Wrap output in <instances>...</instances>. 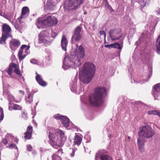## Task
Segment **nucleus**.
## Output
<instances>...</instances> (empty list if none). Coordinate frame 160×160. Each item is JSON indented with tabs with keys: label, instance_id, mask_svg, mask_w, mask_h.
<instances>
[{
	"label": "nucleus",
	"instance_id": "obj_1",
	"mask_svg": "<svg viewBox=\"0 0 160 160\" xmlns=\"http://www.w3.org/2000/svg\"><path fill=\"white\" fill-rule=\"evenodd\" d=\"M107 95V89L104 87L96 88L93 93L88 96L89 102L91 105L98 107L103 102V99Z\"/></svg>",
	"mask_w": 160,
	"mask_h": 160
},
{
	"label": "nucleus",
	"instance_id": "obj_2",
	"mask_svg": "<svg viewBox=\"0 0 160 160\" xmlns=\"http://www.w3.org/2000/svg\"><path fill=\"white\" fill-rule=\"evenodd\" d=\"M95 72V65L92 63L86 62L81 72V74L79 76L80 80L84 83H88L94 77Z\"/></svg>",
	"mask_w": 160,
	"mask_h": 160
},
{
	"label": "nucleus",
	"instance_id": "obj_3",
	"mask_svg": "<svg viewBox=\"0 0 160 160\" xmlns=\"http://www.w3.org/2000/svg\"><path fill=\"white\" fill-rule=\"evenodd\" d=\"M154 134V131L152 127L147 125L140 127L138 133L139 136L143 139H149Z\"/></svg>",
	"mask_w": 160,
	"mask_h": 160
},
{
	"label": "nucleus",
	"instance_id": "obj_4",
	"mask_svg": "<svg viewBox=\"0 0 160 160\" xmlns=\"http://www.w3.org/2000/svg\"><path fill=\"white\" fill-rule=\"evenodd\" d=\"M2 36L0 40V44H6V41L8 37H12L11 34V28L6 23H4L2 26Z\"/></svg>",
	"mask_w": 160,
	"mask_h": 160
},
{
	"label": "nucleus",
	"instance_id": "obj_5",
	"mask_svg": "<svg viewBox=\"0 0 160 160\" xmlns=\"http://www.w3.org/2000/svg\"><path fill=\"white\" fill-rule=\"evenodd\" d=\"M13 69H14V72L16 74L20 76H22L19 69V65H18L13 62H11L9 64V67L6 71L7 72L9 75L11 76L12 75Z\"/></svg>",
	"mask_w": 160,
	"mask_h": 160
},
{
	"label": "nucleus",
	"instance_id": "obj_6",
	"mask_svg": "<svg viewBox=\"0 0 160 160\" xmlns=\"http://www.w3.org/2000/svg\"><path fill=\"white\" fill-rule=\"evenodd\" d=\"M109 34L111 40L113 41L118 40L122 37L121 32L119 29L114 28L111 30Z\"/></svg>",
	"mask_w": 160,
	"mask_h": 160
},
{
	"label": "nucleus",
	"instance_id": "obj_7",
	"mask_svg": "<svg viewBox=\"0 0 160 160\" xmlns=\"http://www.w3.org/2000/svg\"><path fill=\"white\" fill-rule=\"evenodd\" d=\"M50 17H48L46 18H38L36 22V25L38 28H43V27H50L49 20Z\"/></svg>",
	"mask_w": 160,
	"mask_h": 160
},
{
	"label": "nucleus",
	"instance_id": "obj_8",
	"mask_svg": "<svg viewBox=\"0 0 160 160\" xmlns=\"http://www.w3.org/2000/svg\"><path fill=\"white\" fill-rule=\"evenodd\" d=\"M83 2V0H69L68 7L69 9L76 10L82 4Z\"/></svg>",
	"mask_w": 160,
	"mask_h": 160
},
{
	"label": "nucleus",
	"instance_id": "obj_9",
	"mask_svg": "<svg viewBox=\"0 0 160 160\" xmlns=\"http://www.w3.org/2000/svg\"><path fill=\"white\" fill-rule=\"evenodd\" d=\"M74 34L72 37V40L74 39L76 41H78L82 38V28L78 26L74 30Z\"/></svg>",
	"mask_w": 160,
	"mask_h": 160
},
{
	"label": "nucleus",
	"instance_id": "obj_10",
	"mask_svg": "<svg viewBox=\"0 0 160 160\" xmlns=\"http://www.w3.org/2000/svg\"><path fill=\"white\" fill-rule=\"evenodd\" d=\"M152 94L155 100L158 99V98L160 95V83H157L153 86Z\"/></svg>",
	"mask_w": 160,
	"mask_h": 160
},
{
	"label": "nucleus",
	"instance_id": "obj_11",
	"mask_svg": "<svg viewBox=\"0 0 160 160\" xmlns=\"http://www.w3.org/2000/svg\"><path fill=\"white\" fill-rule=\"evenodd\" d=\"M49 138L50 141L53 143L55 145H62L61 142L57 136V134H52V135L49 136Z\"/></svg>",
	"mask_w": 160,
	"mask_h": 160
},
{
	"label": "nucleus",
	"instance_id": "obj_12",
	"mask_svg": "<svg viewBox=\"0 0 160 160\" xmlns=\"http://www.w3.org/2000/svg\"><path fill=\"white\" fill-rule=\"evenodd\" d=\"M10 47L12 50H16L20 45V42L18 40L13 39L9 42Z\"/></svg>",
	"mask_w": 160,
	"mask_h": 160
},
{
	"label": "nucleus",
	"instance_id": "obj_13",
	"mask_svg": "<svg viewBox=\"0 0 160 160\" xmlns=\"http://www.w3.org/2000/svg\"><path fill=\"white\" fill-rule=\"evenodd\" d=\"M46 32L45 31H42L39 34V38L38 40V42L39 43H45L47 42V39L48 38L47 36L45 35Z\"/></svg>",
	"mask_w": 160,
	"mask_h": 160
},
{
	"label": "nucleus",
	"instance_id": "obj_14",
	"mask_svg": "<svg viewBox=\"0 0 160 160\" xmlns=\"http://www.w3.org/2000/svg\"><path fill=\"white\" fill-rule=\"evenodd\" d=\"M33 128L31 125H29L27 128V131L24 133V137L25 139H30L32 136Z\"/></svg>",
	"mask_w": 160,
	"mask_h": 160
},
{
	"label": "nucleus",
	"instance_id": "obj_15",
	"mask_svg": "<svg viewBox=\"0 0 160 160\" xmlns=\"http://www.w3.org/2000/svg\"><path fill=\"white\" fill-rule=\"evenodd\" d=\"M80 58L78 56H74L72 61H70V65L73 66L75 68L79 66L81 64Z\"/></svg>",
	"mask_w": 160,
	"mask_h": 160
},
{
	"label": "nucleus",
	"instance_id": "obj_16",
	"mask_svg": "<svg viewBox=\"0 0 160 160\" xmlns=\"http://www.w3.org/2000/svg\"><path fill=\"white\" fill-rule=\"evenodd\" d=\"M36 74L37 75L36 77V79L38 84L42 87L46 86L47 84V82L43 81L42 78L41 76L38 74L37 72L36 73Z\"/></svg>",
	"mask_w": 160,
	"mask_h": 160
},
{
	"label": "nucleus",
	"instance_id": "obj_17",
	"mask_svg": "<svg viewBox=\"0 0 160 160\" xmlns=\"http://www.w3.org/2000/svg\"><path fill=\"white\" fill-rule=\"evenodd\" d=\"M77 56L81 58H83L85 56L84 49L81 45L79 46L77 52Z\"/></svg>",
	"mask_w": 160,
	"mask_h": 160
},
{
	"label": "nucleus",
	"instance_id": "obj_18",
	"mask_svg": "<svg viewBox=\"0 0 160 160\" xmlns=\"http://www.w3.org/2000/svg\"><path fill=\"white\" fill-rule=\"evenodd\" d=\"M58 133L60 135V140L62 144V145L66 141L67 137L65 136V133L62 131L60 129L59 130H58Z\"/></svg>",
	"mask_w": 160,
	"mask_h": 160
},
{
	"label": "nucleus",
	"instance_id": "obj_19",
	"mask_svg": "<svg viewBox=\"0 0 160 160\" xmlns=\"http://www.w3.org/2000/svg\"><path fill=\"white\" fill-rule=\"evenodd\" d=\"M62 47L63 50L66 51L68 44L67 39L65 35H62L61 41Z\"/></svg>",
	"mask_w": 160,
	"mask_h": 160
},
{
	"label": "nucleus",
	"instance_id": "obj_20",
	"mask_svg": "<svg viewBox=\"0 0 160 160\" xmlns=\"http://www.w3.org/2000/svg\"><path fill=\"white\" fill-rule=\"evenodd\" d=\"M73 140L74 144L78 146L81 144L82 141V138L79 135L76 134L73 138Z\"/></svg>",
	"mask_w": 160,
	"mask_h": 160
},
{
	"label": "nucleus",
	"instance_id": "obj_21",
	"mask_svg": "<svg viewBox=\"0 0 160 160\" xmlns=\"http://www.w3.org/2000/svg\"><path fill=\"white\" fill-rule=\"evenodd\" d=\"M33 94L28 93V95L26 96L25 100L26 103H27L32 104L33 101Z\"/></svg>",
	"mask_w": 160,
	"mask_h": 160
},
{
	"label": "nucleus",
	"instance_id": "obj_22",
	"mask_svg": "<svg viewBox=\"0 0 160 160\" xmlns=\"http://www.w3.org/2000/svg\"><path fill=\"white\" fill-rule=\"evenodd\" d=\"M9 109L10 110H21L22 109V107L19 105L13 103L10 104V105L9 107Z\"/></svg>",
	"mask_w": 160,
	"mask_h": 160
},
{
	"label": "nucleus",
	"instance_id": "obj_23",
	"mask_svg": "<svg viewBox=\"0 0 160 160\" xmlns=\"http://www.w3.org/2000/svg\"><path fill=\"white\" fill-rule=\"evenodd\" d=\"M49 17H50V18L49 20L50 27L54 26L58 24V20L56 18L53 16H49Z\"/></svg>",
	"mask_w": 160,
	"mask_h": 160
},
{
	"label": "nucleus",
	"instance_id": "obj_24",
	"mask_svg": "<svg viewBox=\"0 0 160 160\" xmlns=\"http://www.w3.org/2000/svg\"><path fill=\"white\" fill-rule=\"evenodd\" d=\"M29 9L28 8L26 7H23L22 10V13L20 18H18L19 19L20 18H23V16L26 15L28 14L29 12Z\"/></svg>",
	"mask_w": 160,
	"mask_h": 160
},
{
	"label": "nucleus",
	"instance_id": "obj_25",
	"mask_svg": "<svg viewBox=\"0 0 160 160\" xmlns=\"http://www.w3.org/2000/svg\"><path fill=\"white\" fill-rule=\"evenodd\" d=\"M25 49V50L26 52L27 51H29V48L26 45H22L21 47L20 48V49L19 50V52L18 53V56L19 57V56L22 55L23 51V49Z\"/></svg>",
	"mask_w": 160,
	"mask_h": 160
},
{
	"label": "nucleus",
	"instance_id": "obj_26",
	"mask_svg": "<svg viewBox=\"0 0 160 160\" xmlns=\"http://www.w3.org/2000/svg\"><path fill=\"white\" fill-rule=\"evenodd\" d=\"M62 124L65 127H68L69 125V120L66 116H63V118L61 120Z\"/></svg>",
	"mask_w": 160,
	"mask_h": 160
},
{
	"label": "nucleus",
	"instance_id": "obj_27",
	"mask_svg": "<svg viewBox=\"0 0 160 160\" xmlns=\"http://www.w3.org/2000/svg\"><path fill=\"white\" fill-rule=\"evenodd\" d=\"M155 45L157 48L156 50L157 52L159 54H160V35L156 40Z\"/></svg>",
	"mask_w": 160,
	"mask_h": 160
},
{
	"label": "nucleus",
	"instance_id": "obj_28",
	"mask_svg": "<svg viewBox=\"0 0 160 160\" xmlns=\"http://www.w3.org/2000/svg\"><path fill=\"white\" fill-rule=\"evenodd\" d=\"M123 46V42H122V43L120 44L118 42H115L113 43V47L114 48H117L121 51Z\"/></svg>",
	"mask_w": 160,
	"mask_h": 160
},
{
	"label": "nucleus",
	"instance_id": "obj_29",
	"mask_svg": "<svg viewBox=\"0 0 160 160\" xmlns=\"http://www.w3.org/2000/svg\"><path fill=\"white\" fill-rule=\"evenodd\" d=\"M60 129H55L54 128H50L48 129L49 131V136H51L52 134H57L58 133V131Z\"/></svg>",
	"mask_w": 160,
	"mask_h": 160
},
{
	"label": "nucleus",
	"instance_id": "obj_30",
	"mask_svg": "<svg viewBox=\"0 0 160 160\" xmlns=\"http://www.w3.org/2000/svg\"><path fill=\"white\" fill-rule=\"evenodd\" d=\"M148 115H157L160 118V112L157 110H154L148 111Z\"/></svg>",
	"mask_w": 160,
	"mask_h": 160
},
{
	"label": "nucleus",
	"instance_id": "obj_31",
	"mask_svg": "<svg viewBox=\"0 0 160 160\" xmlns=\"http://www.w3.org/2000/svg\"><path fill=\"white\" fill-rule=\"evenodd\" d=\"M101 160H113L112 158L109 156L106 155H102L101 156Z\"/></svg>",
	"mask_w": 160,
	"mask_h": 160
},
{
	"label": "nucleus",
	"instance_id": "obj_32",
	"mask_svg": "<svg viewBox=\"0 0 160 160\" xmlns=\"http://www.w3.org/2000/svg\"><path fill=\"white\" fill-rule=\"evenodd\" d=\"M137 142L139 147L143 146L144 145V142L143 140L140 138H138L137 140Z\"/></svg>",
	"mask_w": 160,
	"mask_h": 160
},
{
	"label": "nucleus",
	"instance_id": "obj_33",
	"mask_svg": "<svg viewBox=\"0 0 160 160\" xmlns=\"http://www.w3.org/2000/svg\"><path fill=\"white\" fill-rule=\"evenodd\" d=\"M52 160H61V158L59 155L54 154L52 156Z\"/></svg>",
	"mask_w": 160,
	"mask_h": 160
},
{
	"label": "nucleus",
	"instance_id": "obj_34",
	"mask_svg": "<svg viewBox=\"0 0 160 160\" xmlns=\"http://www.w3.org/2000/svg\"><path fill=\"white\" fill-rule=\"evenodd\" d=\"M63 116L62 115H60L59 114H57L54 115L53 117L57 120H61L62 118H63Z\"/></svg>",
	"mask_w": 160,
	"mask_h": 160
},
{
	"label": "nucleus",
	"instance_id": "obj_35",
	"mask_svg": "<svg viewBox=\"0 0 160 160\" xmlns=\"http://www.w3.org/2000/svg\"><path fill=\"white\" fill-rule=\"evenodd\" d=\"M4 117L3 111L2 108L0 107V121L2 120Z\"/></svg>",
	"mask_w": 160,
	"mask_h": 160
},
{
	"label": "nucleus",
	"instance_id": "obj_36",
	"mask_svg": "<svg viewBox=\"0 0 160 160\" xmlns=\"http://www.w3.org/2000/svg\"><path fill=\"white\" fill-rule=\"evenodd\" d=\"M99 33L100 35H103L104 36V37L105 39L106 38V33L104 31H101L99 32Z\"/></svg>",
	"mask_w": 160,
	"mask_h": 160
},
{
	"label": "nucleus",
	"instance_id": "obj_37",
	"mask_svg": "<svg viewBox=\"0 0 160 160\" xmlns=\"http://www.w3.org/2000/svg\"><path fill=\"white\" fill-rule=\"evenodd\" d=\"M30 61L31 63L34 64H37L38 62V60L35 59H31Z\"/></svg>",
	"mask_w": 160,
	"mask_h": 160
},
{
	"label": "nucleus",
	"instance_id": "obj_38",
	"mask_svg": "<svg viewBox=\"0 0 160 160\" xmlns=\"http://www.w3.org/2000/svg\"><path fill=\"white\" fill-rule=\"evenodd\" d=\"M102 4L104 5L105 6H107L109 5L108 0H103Z\"/></svg>",
	"mask_w": 160,
	"mask_h": 160
},
{
	"label": "nucleus",
	"instance_id": "obj_39",
	"mask_svg": "<svg viewBox=\"0 0 160 160\" xmlns=\"http://www.w3.org/2000/svg\"><path fill=\"white\" fill-rule=\"evenodd\" d=\"M27 149L28 151H31L32 150V147L31 145H28L27 146Z\"/></svg>",
	"mask_w": 160,
	"mask_h": 160
},
{
	"label": "nucleus",
	"instance_id": "obj_40",
	"mask_svg": "<svg viewBox=\"0 0 160 160\" xmlns=\"http://www.w3.org/2000/svg\"><path fill=\"white\" fill-rule=\"evenodd\" d=\"M104 46L106 48H108L109 49H111L113 47V43L109 45H105Z\"/></svg>",
	"mask_w": 160,
	"mask_h": 160
},
{
	"label": "nucleus",
	"instance_id": "obj_41",
	"mask_svg": "<svg viewBox=\"0 0 160 160\" xmlns=\"http://www.w3.org/2000/svg\"><path fill=\"white\" fill-rule=\"evenodd\" d=\"M26 56V55H24L23 56H22V55L19 56V57H18L19 60L20 61H22V60H23V59H24L25 58Z\"/></svg>",
	"mask_w": 160,
	"mask_h": 160
},
{
	"label": "nucleus",
	"instance_id": "obj_42",
	"mask_svg": "<svg viewBox=\"0 0 160 160\" xmlns=\"http://www.w3.org/2000/svg\"><path fill=\"white\" fill-rule=\"evenodd\" d=\"M2 142L5 145H6L8 143V141L6 138H4L2 139Z\"/></svg>",
	"mask_w": 160,
	"mask_h": 160
},
{
	"label": "nucleus",
	"instance_id": "obj_43",
	"mask_svg": "<svg viewBox=\"0 0 160 160\" xmlns=\"http://www.w3.org/2000/svg\"><path fill=\"white\" fill-rule=\"evenodd\" d=\"M62 150V149H59L57 151V153L59 155H61L63 153Z\"/></svg>",
	"mask_w": 160,
	"mask_h": 160
},
{
	"label": "nucleus",
	"instance_id": "obj_44",
	"mask_svg": "<svg viewBox=\"0 0 160 160\" xmlns=\"http://www.w3.org/2000/svg\"><path fill=\"white\" fill-rule=\"evenodd\" d=\"M138 148L139 151L141 152H143L144 151V148L143 146L139 147Z\"/></svg>",
	"mask_w": 160,
	"mask_h": 160
},
{
	"label": "nucleus",
	"instance_id": "obj_45",
	"mask_svg": "<svg viewBox=\"0 0 160 160\" xmlns=\"http://www.w3.org/2000/svg\"><path fill=\"white\" fill-rule=\"evenodd\" d=\"M72 152L70 154V155H71V157H73L74 156L75 151V150H74L73 149H72Z\"/></svg>",
	"mask_w": 160,
	"mask_h": 160
},
{
	"label": "nucleus",
	"instance_id": "obj_46",
	"mask_svg": "<svg viewBox=\"0 0 160 160\" xmlns=\"http://www.w3.org/2000/svg\"><path fill=\"white\" fill-rule=\"evenodd\" d=\"M16 145L15 144L12 143L9 146V148H14L16 147Z\"/></svg>",
	"mask_w": 160,
	"mask_h": 160
},
{
	"label": "nucleus",
	"instance_id": "obj_47",
	"mask_svg": "<svg viewBox=\"0 0 160 160\" xmlns=\"http://www.w3.org/2000/svg\"><path fill=\"white\" fill-rule=\"evenodd\" d=\"M19 92L22 95H24V92L22 90H20L19 91Z\"/></svg>",
	"mask_w": 160,
	"mask_h": 160
},
{
	"label": "nucleus",
	"instance_id": "obj_48",
	"mask_svg": "<svg viewBox=\"0 0 160 160\" xmlns=\"http://www.w3.org/2000/svg\"><path fill=\"white\" fill-rule=\"evenodd\" d=\"M158 14L160 15V9H159L157 11Z\"/></svg>",
	"mask_w": 160,
	"mask_h": 160
},
{
	"label": "nucleus",
	"instance_id": "obj_49",
	"mask_svg": "<svg viewBox=\"0 0 160 160\" xmlns=\"http://www.w3.org/2000/svg\"><path fill=\"white\" fill-rule=\"evenodd\" d=\"M15 28H17V29L19 27L18 26V25L16 23L15 24Z\"/></svg>",
	"mask_w": 160,
	"mask_h": 160
},
{
	"label": "nucleus",
	"instance_id": "obj_50",
	"mask_svg": "<svg viewBox=\"0 0 160 160\" xmlns=\"http://www.w3.org/2000/svg\"><path fill=\"white\" fill-rule=\"evenodd\" d=\"M52 2H53V1H51V2L52 3ZM52 6H53V5H54V4H52Z\"/></svg>",
	"mask_w": 160,
	"mask_h": 160
},
{
	"label": "nucleus",
	"instance_id": "obj_51",
	"mask_svg": "<svg viewBox=\"0 0 160 160\" xmlns=\"http://www.w3.org/2000/svg\"><path fill=\"white\" fill-rule=\"evenodd\" d=\"M50 2H47V4H48Z\"/></svg>",
	"mask_w": 160,
	"mask_h": 160
},
{
	"label": "nucleus",
	"instance_id": "obj_52",
	"mask_svg": "<svg viewBox=\"0 0 160 160\" xmlns=\"http://www.w3.org/2000/svg\"><path fill=\"white\" fill-rule=\"evenodd\" d=\"M87 12H84V14H87Z\"/></svg>",
	"mask_w": 160,
	"mask_h": 160
},
{
	"label": "nucleus",
	"instance_id": "obj_53",
	"mask_svg": "<svg viewBox=\"0 0 160 160\" xmlns=\"http://www.w3.org/2000/svg\"><path fill=\"white\" fill-rule=\"evenodd\" d=\"M18 140H17L16 141V142H17V143H18Z\"/></svg>",
	"mask_w": 160,
	"mask_h": 160
},
{
	"label": "nucleus",
	"instance_id": "obj_54",
	"mask_svg": "<svg viewBox=\"0 0 160 160\" xmlns=\"http://www.w3.org/2000/svg\"><path fill=\"white\" fill-rule=\"evenodd\" d=\"M128 139H130V137L129 136H128Z\"/></svg>",
	"mask_w": 160,
	"mask_h": 160
},
{
	"label": "nucleus",
	"instance_id": "obj_55",
	"mask_svg": "<svg viewBox=\"0 0 160 160\" xmlns=\"http://www.w3.org/2000/svg\"><path fill=\"white\" fill-rule=\"evenodd\" d=\"M118 160H120V159H118Z\"/></svg>",
	"mask_w": 160,
	"mask_h": 160
}]
</instances>
